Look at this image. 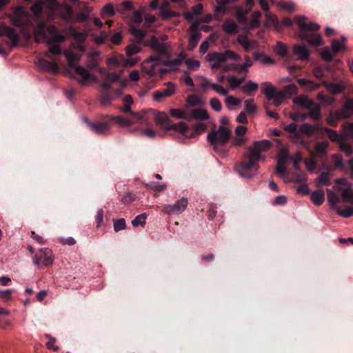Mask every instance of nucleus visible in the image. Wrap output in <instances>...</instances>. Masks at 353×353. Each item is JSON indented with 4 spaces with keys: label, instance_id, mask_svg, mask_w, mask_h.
<instances>
[{
    "label": "nucleus",
    "instance_id": "f3484780",
    "mask_svg": "<svg viewBox=\"0 0 353 353\" xmlns=\"http://www.w3.org/2000/svg\"><path fill=\"white\" fill-rule=\"evenodd\" d=\"M143 46L150 47L154 51L159 53L158 56L169 57V52L165 45L160 43L155 36H152L150 40L145 41Z\"/></svg>",
    "mask_w": 353,
    "mask_h": 353
},
{
    "label": "nucleus",
    "instance_id": "bf43d9fd",
    "mask_svg": "<svg viewBox=\"0 0 353 353\" xmlns=\"http://www.w3.org/2000/svg\"><path fill=\"white\" fill-rule=\"evenodd\" d=\"M323 43L322 37L320 34L310 33V46H320Z\"/></svg>",
    "mask_w": 353,
    "mask_h": 353
},
{
    "label": "nucleus",
    "instance_id": "2f4dec72",
    "mask_svg": "<svg viewBox=\"0 0 353 353\" xmlns=\"http://www.w3.org/2000/svg\"><path fill=\"white\" fill-rule=\"evenodd\" d=\"M310 197L316 205H321L325 201V193L322 190H316L311 194Z\"/></svg>",
    "mask_w": 353,
    "mask_h": 353
},
{
    "label": "nucleus",
    "instance_id": "20e7f679",
    "mask_svg": "<svg viewBox=\"0 0 353 353\" xmlns=\"http://www.w3.org/2000/svg\"><path fill=\"white\" fill-rule=\"evenodd\" d=\"M231 137V131L224 125H220L217 130L208 134V141L213 146L214 150L221 157L227 155L228 150L224 148Z\"/></svg>",
    "mask_w": 353,
    "mask_h": 353
},
{
    "label": "nucleus",
    "instance_id": "338daca9",
    "mask_svg": "<svg viewBox=\"0 0 353 353\" xmlns=\"http://www.w3.org/2000/svg\"><path fill=\"white\" fill-rule=\"evenodd\" d=\"M210 105L211 108L216 112H220L222 109L221 101L216 97L210 99Z\"/></svg>",
    "mask_w": 353,
    "mask_h": 353
},
{
    "label": "nucleus",
    "instance_id": "aec40b11",
    "mask_svg": "<svg viewBox=\"0 0 353 353\" xmlns=\"http://www.w3.org/2000/svg\"><path fill=\"white\" fill-rule=\"evenodd\" d=\"M0 34L1 36L7 37L10 40L11 46L12 47H16L18 46L19 41V36L14 29L8 26H4L1 29Z\"/></svg>",
    "mask_w": 353,
    "mask_h": 353
},
{
    "label": "nucleus",
    "instance_id": "a19ab883",
    "mask_svg": "<svg viewBox=\"0 0 353 353\" xmlns=\"http://www.w3.org/2000/svg\"><path fill=\"white\" fill-rule=\"evenodd\" d=\"M217 6L215 8L216 12H225V6L238 1L239 0H215Z\"/></svg>",
    "mask_w": 353,
    "mask_h": 353
},
{
    "label": "nucleus",
    "instance_id": "cd10ccee",
    "mask_svg": "<svg viewBox=\"0 0 353 353\" xmlns=\"http://www.w3.org/2000/svg\"><path fill=\"white\" fill-rule=\"evenodd\" d=\"M209 117L208 113L205 110L194 109L188 114V121H191L193 119L199 120H207Z\"/></svg>",
    "mask_w": 353,
    "mask_h": 353
},
{
    "label": "nucleus",
    "instance_id": "5701e85b",
    "mask_svg": "<svg viewBox=\"0 0 353 353\" xmlns=\"http://www.w3.org/2000/svg\"><path fill=\"white\" fill-rule=\"evenodd\" d=\"M353 114V99H347L345 101L342 108L336 111V116L341 119H347Z\"/></svg>",
    "mask_w": 353,
    "mask_h": 353
},
{
    "label": "nucleus",
    "instance_id": "f704fd0d",
    "mask_svg": "<svg viewBox=\"0 0 353 353\" xmlns=\"http://www.w3.org/2000/svg\"><path fill=\"white\" fill-rule=\"evenodd\" d=\"M259 85L252 81H248L241 89L243 92L246 93L249 96H252V92L258 90Z\"/></svg>",
    "mask_w": 353,
    "mask_h": 353
},
{
    "label": "nucleus",
    "instance_id": "4d7b16f0",
    "mask_svg": "<svg viewBox=\"0 0 353 353\" xmlns=\"http://www.w3.org/2000/svg\"><path fill=\"white\" fill-rule=\"evenodd\" d=\"M321 117L320 109L318 105L310 101V118L318 119Z\"/></svg>",
    "mask_w": 353,
    "mask_h": 353
},
{
    "label": "nucleus",
    "instance_id": "13d9d810",
    "mask_svg": "<svg viewBox=\"0 0 353 353\" xmlns=\"http://www.w3.org/2000/svg\"><path fill=\"white\" fill-rule=\"evenodd\" d=\"M114 230L115 232H119L123 230L126 227L125 220L123 218L119 219H114Z\"/></svg>",
    "mask_w": 353,
    "mask_h": 353
},
{
    "label": "nucleus",
    "instance_id": "49530a36",
    "mask_svg": "<svg viewBox=\"0 0 353 353\" xmlns=\"http://www.w3.org/2000/svg\"><path fill=\"white\" fill-rule=\"evenodd\" d=\"M115 14L114 9L112 4L105 5L101 12V16L103 18H108L114 16Z\"/></svg>",
    "mask_w": 353,
    "mask_h": 353
},
{
    "label": "nucleus",
    "instance_id": "393cba45",
    "mask_svg": "<svg viewBox=\"0 0 353 353\" xmlns=\"http://www.w3.org/2000/svg\"><path fill=\"white\" fill-rule=\"evenodd\" d=\"M206 127L203 123H196L194 126V129L192 131L190 132L189 127L187 125V129L183 132H181L184 137L186 138H194L196 137L200 132L205 131Z\"/></svg>",
    "mask_w": 353,
    "mask_h": 353
},
{
    "label": "nucleus",
    "instance_id": "774afa93",
    "mask_svg": "<svg viewBox=\"0 0 353 353\" xmlns=\"http://www.w3.org/2000/svg\"><path fill=\"white\" fill-rule=\"evenodd\" d=\"M88 18V16L87 14L84 12H80L77 14H74V17L72 18V21H71V23H74L76 22H84Z\"/></svg>",
    "mask_w": 353,
    "mask_h": 353
},
{
    "label": "nucleus",
    "instance_id": "423d86ee",
    "mask_svg": "<svg viewBox=\"0 0 353 353\" xmlns=\"http://www.w3.org/2000/svg\"><path fill=\"white\" fill-rule=\"evenodd\" d=\"M205 59L211 63V69L212 70H221L223 72H227L229 70V66L224 64V63L228 60L232 59L237 61L240 59V57L236 53L227 50L223 52H210L205 57Z\"/></svg>",
    "mask_w": 353,
    "mask_h": 353
},
{
    "label": "nucleus",
    "instance_id": "7c9ffc66",
    "mask_svg": "<svg viewBox=\"0 0 353 353\" xmlns=\"http://www.w3.org/2000/svg\"><path fill=\"white\" fill-rule=\"evenodd\" d=\"M114 100V96L111 91L102 90L100 95V103L103 106H108Z\"/></svg>",
    "mask_w": 353,
    "mask_h": 353
},
{
    "label": "nucleus",
    "instance_id": "8fccbe9b",
    "mask_svg": "<svg viewBox=\"0 0 353 353\" xmlns=\"http://www.w3.org/2000/svg\"><path fill=\"white\" fill-rule=\"evenodd\" d=\"M147 218L146 213H142L138 216H137L132 221V224L134 227H137L139 225L144 226L145 224V219Z\"/></svg>",
    "mask_w": 353,
    "mask_h": 353
},
{
    "label": "nucleus",
    "instance_id": "6ab92c4d",
    "mask_svg": "<svg viewBox=\"0 0 353 353\" xmlns=\"http://www.w3.org/2000/svg\"><path fill=\"white\" fill-rule=\"evenodd\" d=\"M305 17L296 16L294 18V23L299 29V37L302 40L309 41V23L306 22Z\"/></svg>",
    "mask_w": 353,
    "mask_h": 353
},
{
    "label": "nucleus",
    "instance_id": "4c0bfd02",
    "mask_svg": "<svg viewBox=\"0 0 353 353\" xmlns=\"http://www.w3.org/2000/svg\"><path fill=\"white\" fill-rule=\"evenodd\" d=\"M327 201L332 208L336 210L339 207L336 204L339 202V197L332 190H327Z\"/></svg>",
    "mask_w": 353,
    "mask_h": 353
},
{
    "label": "nucleus",
    "instance_id": "0eeeda50",
    "mask_svg": "<svg viewBox=\"0 0 353 353\" xmlns=\"http://www.w3.org/2000/svg\"><path fill=\"white\" fill-rule=\"evenodd\" d=\"M296 85L294 83H291L285 85L283 91H278L274 87L270 85L264 89L263 93L265 94L268 101H272L273 105L278 107L282 103L283 100L286 96H291L296 94Z\"/></svg>",
    "mask_w": 353,
    "mask_h": 353
},
{
    "label": "nucleus",
    "instance_id": "39448f33",
    "mask_svg": "<svg viewBox=\"0 0 353 353\" xmlns=\"http://www.w3.org/2000/svg\"><path fill=\"white\" fill-rule=\"evenodd\" d=\"M148 116V121H144L141 124H148L152 119L155 120L157 125L165 129L166 131L174 130L179 132H183L187 129V125L184 122L179 123H172L168 115L164 112H159L157 114L150 111V112H144Z\"/></svg>",
    "mask_w": 353,
    "mask_h": 353
},
{
    "label": "nucleus",
    "instance_id": "37998d69",
    "mask_svg": "<svg viewBox=\"0 0 353 353\" xmlns=\"http://www.w3.org/2000/svg\"><path fill=\"white\" fill-rule=\"evenodd\" d=\"M201 38V34L200 32L191 34L188 41V49L193 50L196 48Z\"/></svg>",
    "mask_w": 353,
    "mask_h": 353
},
{
    "label": "nucleus",
    "instance_id": "69168bd1",
    "mask_svg": "<svg viewBox=\"0 0 353 353\" xmlns=\"http://www.w3.org/2000/svg\"><path fill=\"white\" fill-rule=\"evenodd\" d=\"M187 102L190 106L194 107L200 103L201 99L197 95L191 94L188 97Z\"/></svg>",
    "mask_w": 353,
    "mask_h": 353
},
{
    "label": "nucleus",
    "instance_id": "e433bc0d",
    "mask_svg": "<svg viewBox=\"0 0 353 353\" xmlns=\"http://www.w3.org/2000/svg\"><path fill=\"white\" fill-rule=\"evenodd\" d=\"M223 30L228 34H234L238 30V26L235 22L226 20L222 25Z\"/></svg>",
    "mask_w": 353,
    "mask_h": 353
},
{
    "label": "nucleus",
    "instance_id": "f03ea898",
    "mask_svg": "<svg viewBox=\"0 0 353 353\" xmlns=\"http://www.w3.org/2000/svg\"><path fill=\"white\" fill-rule=\"evenodd\" d=\"M271 147V142L267 140L255 141L252 148H249L243 154L242 161L236 165L235 168L241 176L252 177L259 168L261 152L265 151Z\"/></svg>",
    "mask_w": 353,
    "mask_h": 353
},
{
    "label": "nucleus",
    "instance_id": "a18cd8bd",
    "mask_svg": "<svg viewBox=\"0 0 353 353\" xmlns=\"http://www.w3.org/2000/svg\"><path fill=\"white\" fill-rule=\"evenodd\" d=\"M254 59L256 61H259L265 64H272L274 63L272 59L266 56L263 53H260L258 52H254Z\"/></svg>",
    "mask_w": 353,
    "mask_h": 353
},
{
    "label": "nucleus",
    "instance_id": "09e8293b",
    "mask_svg": "<svg viewBox=\"0 0 353 353\" xmlns=\"http://www.w3.org/2000/svg\"><path fill=\"white\" fill-rule=\"evenodd\" d=\"M328 145L327 142H321L318 143L315 148L314 156L322 157L325 154V150Z\"/></svg>",
    "mask_w": 353,
    "mask_h": 353
},
{
    "label": "nucleus",
    "instance_id": "9b49d317",
    "mask_svg": "<svg viewBox=\"0 0 353 353\" xmlns=\"http://www.w3.org/2000/svg\"><path fill=\"white\" fill-rule=\"evenodd\" d=\"M161 61L160 56H151L141 63L142 70L150 77H154L159 72L161 75L165 74V69L159 68Z\"/></svg>",
    "mask_w": 353,
    "mask_h": 353
},
{
    "label": "nucleus",
    "instance_id": "864d4df0",
    "mask_svg": "<svg viewBox=\"0 0 353 353\" xmlns=\"http://www.w3.org/2000/svg\"><path fill=\"white\" fill-rule=\"evenodd\" d=\"M324 130L326 132L327 137L332 141L339 143V141L343 139V138L341 137L336 131L332 129L324 128Z\"/></svg>",
    "mask_w": 353,
    "mask_h": 353
},
{
    "label": "nucleus",
    "instance_id": "5fc2aeb1",
    "mask_svg": "<svg viewBox=\"0 0 353 353\" xmlns=\"http://www.w3.org/2000/svg\"><path fill=\"white\" fill-rule=\"evenodd\" d=\"M335 210L337 212L338 214L342 217L347 218L353 214V208L349 207L342 209L339 207Z\"/></svg>",
    "mask_w": 353,
    "mask_h": 353
},
{
    "label": "nucleus",
    "instance_id": "e2e57ef3",
    "mask_svg": "<svg viewBox=\"0 0 353 353\" xmlns=\"http://www.w3.org/2000/svg\"><path fill=\"white\" fill-rule=\"evenodd\" d=\"M296 192L301 195L305 196L309 194V186L306 183H301L296 187Z\"/></svg>",
    "mask_w": 353,
    "mask_h": 353
},
{
    "label": "nucleus",
    "instance_id": "052dcab7",
    "mask_svg": "<svg viewBox=\"0 0 353 353\" xmlns=\"http://www.w3.org/2000/svg\"><path fill=\"white\" fill-rule=\"evenodd\" d=\"M253 103L254 99H247L244 101L245 108L248 114H252L256 110V107Z\"/></svg>",
    "mask_w": 353,
    "mask_h": 353
},
{
    "label": "nucleus",
    "instance_id": "c03bdc74",
    "mask_svg": "<svg viewBox=\"0 0 353 353\" xmlns=\"http://www.w3.org/2000/svg\"><path fill=\"white\" fill-rule=\"evenodd\" d=\"M188 114L185 110L181 109L172 108L170 110V115L176 119H185L188 121Z\"/></svg>",
    "mask_w": 353,
    "mask_h": 353
},
{
    "label": "nucleus",
    "instance_id": "c9c22d12",
    "mask_svg": "<svg viewBox=\"0 0 353 353\" xmlns=\"http://www.w3.org/2000/svg\"><path fill=\"white\" fill-rule=\"evenodd\" d=\"M39 65L44 70L54 72H58V65L54 62H51L45 59H41L39 60Z\"/></svg>",
    "mask_w": 353,
    "mask_h": 353
},
{
    "label": "nucleus",
    "instance_id": "7ed1b4c3",
    "mask_svg": "<svg viewBox=\"0 0 353 353\" xmlns=\"http://www.w3.org/2000/svg\"><path fill=\"white\" fill-rule=\"evenodd\" d=\"M231 137V131L224 125H220L217 130L208 134V141L213 146L214 150L221 157L227 155L228 150L224 148Z\"/></svg>",
    "mask_w": 353,
    "mask_h": 353
},
{
    "label": "nucleus",
    "instance_id": "ea45409f",
    "mask_svg": "<svg viewBox=\"0 0 353 353\" xmlns=\"http://www.w3.org/2000/svg\"><path fill=\"white\" fill-rule=\"evenodd\" d=\"M30 10L33 13L35 20L39 21L43 11V3L41 2L34 3L30 8Z\"/></svg>",
    "mask_w": 353,
    "mask_h": 353
},
{
    "label": "nucleus",
    "instance_id": "c85d7f7f",
    "mask_svg": "<svg viewBox=\"0 0 353 353\" xmlns=\"http://www.w3.org/2000/svg\"><path fill=\"white\" fill-rule=\"evenodd\" d=\"M48 26H46V23L45 21H39L36 28H34V34H35V41L37 43H39L40 41L38 39L39 37H41L43 39L46 38V30Z\"/></svg>",
    "mask_w": 353,
    "mask_h": 353
},
{
    "label": "nucleus",
    "instance_id": "473e14b6",
    "mask_svg": "<svg viewBox=\"0 0 353 353\" xmlns=\"http://www.w3.org/2000/svg\"><path fill=\"white\" fill-rule=\"evenodd\" d=\"M183 58L184 57L181 55L180 57L177 59L164 60L161 61V63L165 66L169 67L172 70H176L181 65Z\"/></svg>",
    "mask_w": 353,
    "mask_h": 353
},
{
    "label": "nucleus",
    "instance_id": "bb28decb",
    "mask_svg": "<svg viewBox=\"0 0 353 353\" xmlns=\"http://www.w3.org/2000/svg\"><path fill=\"white\" fill-rule=\"evenodd\" d=\"M293 54L299 59L306 60L309 58V50L303 46L295 45L293 47Z\"/></svg>",
    "mask_w": 353,
    "mask_h": 353
},
{
    "label": "nucleus",
    "instance_id": "680f3d73",
    "mask_svg": "<svg viewBox=\"0 0 353 353\" xmlns=\"http://www.w3.org/2000/svg\"><path fill=\"white\" fill-rule=\"evenodd\" d=\"M45 336L49 339V341L46 343L48 349L57 351L59 347L54 345L56 343V339L48 334H46Z\"/></svg>",
    "mask_w": 353,
    "mask_h": 353
},
{
    "label": "nucleus",
    "instance_id": "58836bf2",
    "mask_svg": "<svg viewBox=\"0 0 353 353\" xmlns=\"http://www.w3.org/2000/svg\"><path fill=\"white\" fill-rule=\"evenodd\" d=\"M330 175L328 172H322L315 180L316 186L327 185L330 183Z\"/></svg>",
    "mask_w": 353,
    "mask_h": 353
},
{
    "label": "nucleus",
    "instance_id": "ddd939ff",
    "mask_svg": "<svg viewBox=\"0 0 353 353\" xmlns=\"http://www.w3.org/2000/svg\"><path fill=\"white\" fill-rule=\"evenodd\" d=\"M52 252L48 248H42L36 253L33 262L39 268H43L53 263Z\"/></svg>",
    "mask_w": 353,
    "mask_h": 353
},
{
    "label": "nucleus",
    "instance_id": "3c124183",
    "mask_svg": "<svg viewBox=\"0 0 353 353\" xmlns=\"http://www.w3.org/2000/svg\"><path fill=\"white\" fill-rule=\"evenodd\" d=\"M275 52L281 57H288V50L285 44L278 42L276 46Z\"/></svg>",
    "mask_w": 353,
    "mask_h": 353
},
{
    "label": "nucleus",
    "instance_id": "4468645a",
    "mask_svg": "<svg viewBox=\"0 0 353 353\" xmlns=\"http://www.w3.org/2000/svg\"><path fill=\"white\" fill-rule=\"evenodd\" d=\"M188 203V199L182 198L172 205H163L161 206V212L168 215L179 214L186 209Z\"/></svg>",
    "mask_w": 353,
    "mask_h": 353
},
{
    "label": "nucleus",
    "instance_id": "412c9836",
    "mask_svg": "<svg viewBox=\"0 0 353 353\" xmlns=\"http://www.w3.org/2000/svg\"><path fill=\"white\" fill-rule=\"evenodd\" d=\"M175 91L174 85L171 83H167V88L161 90H156L154 92V98L157 101H161L162 99L172 96Z\"/></svg>",
    "mask_w": 353,
    "mask_h": 353
},
{
    "label": "nucleus",
    "instance_id": "a211bd4d",
    "mask_svg": "<svg viewBox=\"0 0 353 353\" xmlns=\"http://www.w3.org/2000/svg\"><path fill=\"white\" fill-rule=\"evenodd\" d=\"M84 121L90 130L97 134H106L110 129V123L109 121L92 122L87 118H85Z\"/></svg>",
    "mask_w": 353,
    "mask_h": 353
},
{
    "label": "nucleus",
    "instance_id": "dca6fc26",
    "mask_svg": "<svg viewBox=\"0 0 353 353\" xmlns=\"http://www.w3.org/2000/svg\"><path fill=\"white\" fill-rule=\"evenodd\" d=\"M72 70H74L77 75L81 77V79L78 80L81 85H85L88 81H97V78L95 76L92 75L87 69L82 66L73 64L72 65Z\"/></svg>",
    "mask_w": 353,
    "mask_h": 353
},
{
    "label": "nucleus",
    "instance_id": "f8f14e48",
    "mask_svg": "<svg viewBox=\"0 0 353 353\" xmlns=\"http://www.w3.org/2000/svg\"><path fill=\"white\" fill-rule=\"evenodd\" d=\"M335 183L336 185H334L333 188L341 193L342 200L344 202L353 204L352 185L345 178L336 179Z\"/></svg>",
    "mask_w": 353,
    "mask_h": 353
},
{
    "label": "nucleus",
    "instance_id": "c756f323",
    "mask_svg": "<svg viewBox=\"0 0 353 353\" xmlns=\"http://www.w3.org/2000/svg\"><path fill=\"white\" fill-rule=\"evenodd\" d=\"M325 86L327 91L333 94L341 93L346 87L345 83L343 81L335 83H326Z\"/></svg>",
    "mask_w": 353,
    "mask_h": 353
},
{
    "label": "nucleus",
    "instance_id": "1a4fd4ad",
    "mask_svg": "<svg viewBox=\"0 0 353 353\" xmlns=\"http://www.w3.org/2000/svg\"><path fill=\"white\" fill-rule=\"evenodd\" d=\"M288 160H290L292 162H293L294 164V168L296 170H299V164L302 161V155L300 152H296L292 156H289L287 150H283L281 151L278 156V161L276 165V172L281 174L284 175L287 172L286 168V163Z\"/></svg>",
    "mask_w": 353,
    "mask_h": 353
},
{
    "label": "nucleus",
    "instance_id": "0e129e2a",
    "mask_svg": "<svg viewBox=\"0 0 353 353\" xmlns=\"http://www.w3.org/2000/svg\"><path fill=\"white\" fill-rule=\"evenodd\" d=\"M185 64L189 69L192 70H196L200 66V62L198 60L188 59L185 61Z\"/></svg>",
    "mask_w": 353,
    "mask_h": 353
},
{
    "label": "nucleus",
    "instance_id": "de8ad7c7",
    "mask_svg": "<svg viewBox=\"0 0 353 353\" xmlns=\"http://www.w3.org/2000/svg\"><path fill=\"white\" fill-rule=\"evenodd\" d=\"M339 144L340 150L344 152L346 156L350 157L352 154L353 151L351 146L345 142L343 139L339 141Z\"/></svg>",
    "mask_w": 353,
    "mask_h": 353
},
{
    "label": "nucleus",
    "instance_id": "6e6552de",
    "mask_svg": "<svg viewBox=\"0 0 353 353\" xmlns=\"http://www.w3.org/2000/svg\"><path fill=\"white\" fill-rule=\"evenodd\" d=\"M129 32L134 37V39L126 48L127 56L130 57L141 51L147 32L145 30L138 28L134 25L130 26Z\"/></svg>",
    "mask_w": 353,
    "mask_h": 353
},
{
    "label": "nucleus",
    "instance_id": "603ef678",
    "mask_svg": "<svg viewBox=\"0 0 353 353\" xmlns=\"http://www.w3.org/2000/svg\"><path fill=\"white\" fill-rule=\"evenodd\" d=\"M160 13L163 19H168L172 17H176L179 15L177 12L170 10L169 8H161L160 10Z\"/></svg>",
    "mask_w": 353,
    "mask_h": 353
},
{
    "label": "nucleus",
    "instance_id": "2eb2a0df",
    "mask_svg": "<svg viewBox=\"0 0 353 353\" xmlns=\"http://www.w3.org/2000/svg\"><path fill=\"white\" fill-rule=\"evenodd\" d=\"M99 72L103 79V81L101 82L100 85L103 90L111 91L112 84L120 81V77L116 72H109L103 68H99Z\"/></svg>",
    "mask_w": 353,
    "mask_h": 353
},
{
    "label": "nucleus",
    "instance_id": "a878e982",
    "mask_svg": "<svg viewBox=\"0 0 353 353\" xmlns=\"http://www.w3.org/2000/svg\"><path fill=\"white\" fill-rule=\"evenodd\" d=\"M238 42L245 51H250L252 48L257 47V43L254 40H250L245 35L238 37Z\"/></svg>",
    "mask_w": 353,
    "mask_h": 353
},
{
    "label": "nucleus",
    "instance_id": "9d476101",
    "mask_svg": "<svg viewBox=\"0 0 353 353\" xmlns=\"http://www.w3.org/2000/svg\"><path fill=\"white\" fill-rule=\"evenodd\" d=\"M49 8L52 10V15L56 14L65 23H71L74 17V9L71 6L65 3L52 1L50 3Z\"/></svg>",
    "mask_w": 353,
    "mask_h": 353
},
{
    "label": "nucleus",
    "instance_id": "f257e3e1",
    "mask_svg": "<svg viewBox=\"0 0 353 353\" xmlns=\"http://www.w3.org/2000/svg\"><path fill=\"white\" fill-rule=\"evenodd\" d=\"M295 104L294 112L290 114L294 121L287 125L284 129L290 133L291 141L298 146L309 150V123H304L299 128L296 122L303 121L309 115V98L305 95H300L293 100Z\"/></svg>",
    "mask_w": 353,
    "mask_h": 353
},
{
    "label": "nucleus",
    "instance_id": "6e6d98bb",
    "mask_svg": "<svg viewBox=\"0 0 353 353\" xmlns=\"http://www.w3.org/2000/svg\"><path fill=\"white\" fill-rule=\"evenodd\" d=\"M333 52L327 47H325L321 52V57L325 61H331L333 59Z\"/></svg>",
    "mask_w": 353,
    "mask_h": 353
},
{
    "label": "nucleus",
    "instance_id": "72a5a7b5",
    "mask_svg": "<svg viewBox=\"0 0 353 353\" xmlns=\"http://www.w3.org/2000/svg\"><path fill=\"white\" fill-rule=\"evenodd\" d=\"M111 120L118 123L119 125L125 127L134 124L137 121L132 119H126L121 116L112 117Z\"/></svg>",
    "mask_w": 353,
    "mask_h": 353
},
{
    "label": "nucleus",
    "instance_id": "4be33fe9",
    "mask_svg": "<svg viewBox=\"0 0 353 353\" xmlns=\"http://www.w3.org/2000/svg\"><path fill=\"white\" fill-rule=\"evenodd\" d=\"M131 105L130 104H125L122 108L121 110L125 114H130L132 117V119L139 121V123H143L145 121H148V116L143 112H134L131 110Z\"/></svg>",
    "mask_w": 353,
    "mask_h": 353
},
{
    "label": "nucleus",
    "instance_id": "79ce46f5",
    "mask_svg": "<svg viewBox=\"0 0 353 353\" xmlns=\"http://www.w3.org/2000/svg\"><path fill=\"white\" fill-rule=\"evenodd\" d=\"M346 39L345 37H342V41L338 39H334L332 41L331 48L334 53H336L345 48V43Z\"/></svg>",
    "mask_w": 353,
    "mask_h": 353
},
{
    "label": "nucleus",
    "instance_id": "b1692460",
    "mask_svg": "<svg viewBox=\"0 0 353 353\" xmlns=\"http://www.w3.org/2000/svg\"><path fill=\"white\" fill-rule=\"evenodd\" d=\"M52 36L50 40L52 42L63 43L65 40V37L62 34L59 33L58 28L54 26H49L47 28L46 33Z\"/></svg>",
    "mask_w": 353,
    "mask_h": 353
}]
</instances>
